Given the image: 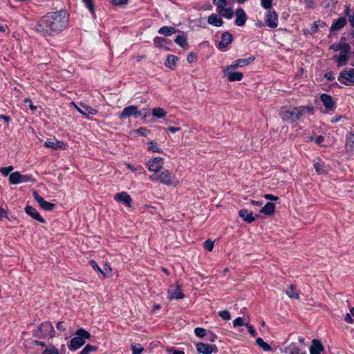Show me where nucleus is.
<instances>
[{
	"label": "nucleus",
	"instance_id": "21",
	"mask_svg": "<svg viewBox=\"0 0 354 354\" xmlns=\"http://www.w3.org/2000/svg\"><path fill=\"white\" fill-rule=\"evenodd\" d=\"M25 212L27 214L30 215L32 218L38 221L39 222H45V220L42 218L39 213L32 206L27 205L25 207Z\"/></svg>",
	"mask_w": 354,
	"mask_h": 354
},
{
	"label": "nucleus",
	"instance_id": "24",
	"mask_svg": "<svg viewBox=\"0 0 354 354\" xmlns=\"http://www.w3.org/2000/svg\"><path fill=\"white\" fill-rule=\"evenodd\" d=\"M275 212V205L273 203L268 202L266 204L260 209V212L267 215H273Z\"/></svg>",
	"mask_w": 354,
	"mask_h": 354
},
{
	"label": "nucleus",
	"instance_id": "15",
	"mask_svg": "<svg viewBox=\"0 0 354 354\" xmlns=\"http://www.w3.org/2000/svg\"><path fill=\"white\" fill-rule=\"evenodd\" d=\"M71 104L74 106L76 110L84 116H88V115H95L97 113V111L95 109H93L91 106L86 105L84 104H80V106L83 108L81 109L78 106H77L74 102H71Z\"/></svg>",
	"mask_w": 354,
	"mask_h": 354
},
{
	"label": "nucleus",
	"instance_id": "41",
	"mask_svg": "<svg viewBox=\"0 0 354 354\" xmlns=\"http://www.w3.org/2000/svg\"><path fill=\"white\" fill-rule=\"evenodd\" d=\"M148 150L152 152L162 153V150L158 147L157 142L154 141H149L147 142Z\"/></svg>",
	"mask_w": 354,
	"mask_h": 354
},
{
	"label": "nucleus",
	"instance_id": "4",
	"mask_svg": "<svg viewBox=\"0 0 354 354\" xmlns=\"http://www.w3.org/2000/svg\"><path fill=\"white\" fill-rule=\"evenodd\" d=\"M33 335L37 338L50 339L55 336V330L50 322H45L39 325L37 329L34 330Z\"/></svg>",
	"mask_w": 354,
	"mask_h": 354
},
{
	"label": "nucleus",
	"instance_id": "42",
	"mask_svg": "<svg viewBox=\"0 0 354 354\" xmlns=\"http://www.w3.org/2000/svg\"><path fill=\"white\" fill-rule=\"evenodd\" d=\"M97 351V347L95 346H92L91 344H87L86 346L80 351L79 354H89L91 352H95Z\"/></svg>",
	"mask_w": 354,
	"mask_h": 354
},
{
	"label": "nucleus",
	"instance_id": "59",
	"mask_svg": "<svg viewBox=\"0 0 354 354\" xmlns=\"http://www.w3.org/2000/svg\"><path fill=\"white\" fill-rule=\"evenodd\" d=\"M263 197L266 200H269V201H277L279 200V197L278 196H274L272 194H264Z\"/></svg>",
	"mask_w": 354,
	"mask_h": 354
},
{
	"label": "nucleus",
	"instance_id": "37",
	"mask_svg": "<svg viewBox=\"0 0 354 354\" xmlns=\"http://www.w3.org/2000/svg\"><path fill=\"white\" fill-rule=\"evenodd\" d=\"M167 114V112L160 107L154 108L152 109V115L157 118H162Z\"/></svg>",
	"mask_w": 354,
	"mask_h": 354
},
{
	"label": "nucleus",
	"instance_id": "53",
	"mask_svg": "<svg viewBox=\"0 0 354 354\" xmlns=\"http://www.w3.org/2000/svg\"><path fill=\"white\" fill-rule=\"evenodd\" d=\"M21 183L34 182V179L31 175H21L20 174Z\"/></svg>",
	"mask_w": 354,
	"mask_h": 354
},
{
	"label": "nucleus",
	"instance_id": "32",
	"mask_svg": "<svg viewBox=\"0 0 354 354\" xmlns=\"http://www.w3.org/2000/svg\"><path fill=\"white\" fill-rule=\"evenodd\" d=\"M176 32V29L172 26H163L158 30V32L164 36H170Z\"/></svg>",
	"mask_w": 354,
	"mask_h": 354
},
{
	"label": "nucleus",
	"instance_id": "38",
	"mask_svg": "<svg viewBox=\"0 0 354 354\" xmlns=\"http://www.w3.org/2000/svg\"><path fill=\"white\" fill-rule=\"evenodd\" d=\"M9 180L10 184L16 185L21 183L20 180V173L19 171H15L10 174Z\"/></svg>",
	"mask_w": 354,
	"mask_h": 354
},
{
	"label": "nucleus",
	"instance_id": "30",
	"mask_svg": "<svg viewBox=\"0 0 354 354\" xmlns=\"http://www.w3.org/2000/svg\"><path fill=\"white\" fill-rule=\"evenodd\" d=\"M175 42L184 49L188 48L187 39L184 35H177L175 39Z\"/></svg>",
	"mask_w": 354,
	"mask_h": 354
},
{
	"label": "nucleus",
	"instance_id": "31",
	"mask_svg": "<svg viewBox=\"0 0 354 354\" xmlns=\"http://www.w3.org/2000/svg\"><path fill=\"white\" fill-rule=\"evenodd\" d=\"M286 295L288 296L290 299H299V295L296 291V287L295 286L291 284L288 290L286 291Z\"/></svg>",
	"mask_w": 354,
	"mask_h": 354
},
{
	"label": "nucleus",
	"instance_id": "56",
	"mask_svg": "<svg viewBox=\"0 0 354 354\" xmlns=\"http://www.w3.org/2000/svg\"><path fill=\"white\" fill-rule=\"evenodd\" d=\"M12 170H13V167L9 166L7 167H1L0 169V172L4 176H8L9 174V173L10 171H12Z\"/></svg>",
	"mask_w": 354,
	"mask_h": 354
},
{
	"label": "nucleus",
	"instance_id": "1",
	"mask_svg": "<svg viewBox=\"0 0 354 354\" xmlns=\"http://www.w3.org/2000/svg\"><path fill=\"white\" fill-rule=\"evenodd\" d=\"M68 20V15L65 10L48 12L37 21L36 29L43 35L59 33L67 27Z\"/></svg>",
	"mask_w": 354,
	"mask_h": 354
},
{
	"label": "nucleus",
	"instance_id": "22",
	"mask_svg": "<svg viewBox=\"0 0 354 354\" xmlns=\"http://www.w3.org/2000/svg\"><path fill=\"white\" fill-rule=\"evenodd\" d=\"M232 35L228 32H225L221 36V40L218 43L219 48L227 47L232 41Z\"/></svg>",
	"mask_w": 354,
	"mask_h": 354
},
{
	"label": "nucleus",
	"instance_id": "50",
	"mask_svg": "<svg viewBox=\"0 0 354 354\" xmlns=\"http://www.w3.org/2000/svg\"><path fill=\"white\" fill-rule=\"evenodd\" d=\"M248 323H246L244 322V319L242 317H237L233 321V326L234 327L236 326H245V324H248Z\"/></svg>",
	"mask_w": 354,
	"mask_h": 354
},
{
	"label": "nucleus",
	"instance_id": "36",
	"mask_svg": "<svg viewBox=\"0 0 354 354\" xmlns=\"http://www.w3.org/2000/svg\"><path fill=\"white\" fill-rule=\"evenodd\" d=\"M349 55L340 53L339 56H335L334 59H336L338 66L346 65V62L349 59Z\"/></svg>",
	"mask_w": 354,
	"mask_h": 354
},
{
	"label": "nucleus",
	"instance_id": "26",
	"mask_svg": "<svg viewBox=\"0 0 354 354\" xmlns=\"http://www.w3.org/2000/svg\"><path fill=\"white\" fill-rule=\"evenodd\" d=\"M283 352L286 354H298L301 349L295 343H290L284 346Z\"/></svg>",
	"mask_w": 354,
	"mask_h": 354
},
{
	"label": "nucleus",
	"instance_id": "13",
	"mask_svg": "<svg viewBox=\"0 0 354 354\" xmlns=\"http://www.w3.org/2000/svg\"><path fill=\"white\" fill-rule=\"evenodd\" d=\"M233 69H228L227 71V66L223 69V73L227 75V80L229 82L241 81L243 77V74L239 71H232Z\"/></svg>",
	"mask_w": 354,
	"mask_h": 354
},
{
	"label": "nucleus",
	"instance_id": "63",
	"mask_svg": "<svg viewBox=\"0 0 354 354\" xmlns=\"http://www.w3.org/2000/svg\"><path fill=\"white\" fill-rule=\"evenodd\" d=\"M351 313H347L344 317L345 321L348 324H353V319L352 318Z\"/></svg>",
	"mask_w": 354,
	"mask_h": 354
},
{
	"label": "nucleus",
	"instance_id": "46",
	"mask_svg": "<svg viewBox=\"0 0 354 354\" xmlns=\"http://www.w3.org/2000/svg\"><path fill=\"white\" fill-rule=\"evenodd\" d=\"M82 1L85 3L87 8L89 11L93 14L95 12V6L93 3V0H82Z\"/></svg>",
	"mask_w": 354,
	"mask_h": 354
},
{
	"label": "nucleus",
	"instance_id": "33",
	"mask_svg": "<svg viewBox=\"0 0 354 354\" xmlns=\"http://www.w3.org/2000/svg\"><path fill=\"white\" fill-rule=\"evenodd\" d=\"M154 45L158 48H163L165 47L167 44H169V41L167 39L162 37H156L153 39Z\"/></svg>",
	"mask_w": 354,
	"mask_h": 354
},
{
	"label": "nucleus",
	"instance_id": "20",
	"mask_svg": "<svg viewBox=\"0 0 354 354\" xmlns=\"http://www.w3.org/2000/svg\"><path fill=\"white\" fill-rule=\"evenodd\" d=\"M324 350V346L319 340L316 339L313 340L312 345L310 347V354H321Z\"/></svg>",
	"mask_w": 354,
	"mask_h": 354
},
{
	"label": "nucleus",
	"instance_id": "64",
	"mask_svg": "<svg viewBox=\"0 0 354 354\" xmlns=\"http://www.w3.org/2000/svg\"><path fill=\"white\" fill-rule=\"evenodd\" d=\"M168 353H172V354H185L183 351L173 350L172 348H167Z\"/></svg>",
	"mask_w": 354,
	"mask_h": 354
},
{
	"label": "nucleus",
	"instance_id": "5",
	"mask_svg": "<svg viewBox=\"0 0 354 354\" xmlns=\"http://www.w3.org/2000/svg\"><path fill=\"white\" fill-rule=\"evenodd\" d=\"M75 334L77 335L71 339L69 349L75 351L83 346L85 344V339H89L91 337L90 333L83 328L77 330Z\"/></svg>",
	"mask_w": 354,
	"mask_h": 354
},
{
	"label": "nucleus",
	"instance_id": "8",
	"mask_svg": "<svg viewBox=\"0 0 354 354\" xmlns=\"http://www.w3.org/2000/svg\"><path fill=\"white\" fill-rule=\"evenodd\" d=\"M196 351L198 353L212 354L217 353L218 348L216 345H209L203 342H198L196 345Z\"/></svg>",
	"mask_w": 354,
	"mask_h": 354
},
{
	"label": "nucleus",
	"instance_id": "55",
	"mask_svg": "<svg viewBox=\"0 0 354 354\" xmlns=\"http://www.w3.org/2000/svg\"><path fill=\"white\" fill-rule=\"evenodd\" d=\"M137 133L142 136H147L150 133V131L145 127H140L137 130Z\"/></svg>",
	"mask_w": 354,
	"mask_h": 354
},
{
	"label": "nucleus",
	"instance_id": "14",
	"mask_svg": "<svg viewBox=\"0 0 354 354\" xmlns=\"http://www.w3.org/2000/svg\"><path fill=\"white\" fill-rule=\"evenodd\" d=\"M239 216L245 222L251 223L259 217L258 214L253 216L252 211L249 212L247 209H241L239 211Z\"/></svg>",
	"mask_w": 354,
	"mask_h": 354
},
{
	"label": "nucleus",
	"instance_id": "43",
	"mask_svg": "<svg viewBox=\"0 0 354 354\" xmlns=\"http://www.w3.org/2000/svg\"><path fill=\"white\" fill-rule=\"evenodd\" d=\"M351 48L348 43H341V48L339 49V50L341 51L340 53L349 55L351 53Z\"/></svg>",
	"mask_w": 354,
	"mask_h": 354
},
{
	"label": "nucleus",
	"instance_id": "48",
	"mask_svg": "<svg viewBox=\"0 0 354 354\" xmlns=\"http://www.w3.org/2000/svg\"><path fill=\"white\" fill-rule=\"evenodd\" d=\"M261 4L263 8L270 10L272 6V0H261Z\"/></svg>",
	"mask_w": 354,
	"mask_h": 354
},
{
	"label": "nucleus",
	"instance_id": "44",
	"mask_svg": "<svg viewBox=\"0 0 354 354\" xmlns=\"http://www.w3.org/2000/svg\"><path fill=\"white\" fill-rule=\"evenodd\" d=\"M42 354H59V353L58 349L53 345H49L48 348L44 350Z\"/></svg>",
	"mask_w": 354,
	"mask_h": 354
},
{
	"label": "nucleus",
	"instance_id": "2",
	"mask_svg": "<svg viewBox=\"0 0 354 354\" xmlns=\"http://www.w3.org/2000/svg\"><path fill=\"white\" fill-rule=\"evenodd\" d=\"M315 111V107L311 104L299 106L288 105L281 107L279 114L283 120L295 122L306 115H313Z\"/></svg>",
	"mask_w": 354,
	"mask_h": 354
},
{
	"label": "nucleus",
	"instance_id": "62",
	"mask_svg": "<svg viewBox=\"0 0 354 354\" xmlns=\"http://www.w3.org/2000/svg\"><path fill=\"white\" fill-rule=\"evenodd\" d=\"M24 102L25 103H28L29 104V107L30 109L32 110V111H36L37 110V106H34L32 104V100L30 99V98H27L24 100Z\"/></svg>",
	"mask_w": 354,
	"mask_h": 354
},
{
	"label": "nucleus",
	"instance_id": "35",
	"mask_svg": "<svg viewBox=\"0 0 354 354\" xmlns=\"http://www.w3.org/2000/svg\"><path fill=\"white\" fill-rule=\"evenodd\" d=\"M314 167L318 174H326L328 171L327 167L324 163L321 161L315 162Z\"/></svg>",
	"mask_w": 354,
	"mask_h": 354
},
{
	"label": "nucleus",
	"instance_id": "39",
	"mask_svg": "<svg viewBox=\"0 0 354 354\" xmlns=\"http://www.w3.org/2000/svg\"><path fill=\"white\" fill-rule=\"evenodd\" d=\"M325 26H326V24L324 21H315L311 26L310 33L315 34V32H317L318 31V29L319 27L324 28Z\"/></svg>",
	"mask_w": 354,
	"mask_h": 354
},
{
	"label": "nucleus",
	"instance_id": "27",
	"mask_svg": "<svg viewBox=\"0 0 354 354\" xmlns=\"http://www.w3.org/2000/svg\"><path fill=\"white\" fill-rule=\"evenodd\" d=\"M44 146L47 148H50L53 150H56L58 149H64V143L62 141L56 140L55 141H46L44 143Z\"/></svg>",
	"mask_w": 354,
	"mask_h": 354
},
{
	"label": "nucleus",
	"instance_id": "57",
	"mask_svg": "<svg viewBox=\"0 0 354 354\" xmlns=\"http://www.w3.org/2000/svg\"><path fill=\"white\" fill-rule=\"evenodd\" d=\"M110 1L113 6H119L127 4L129 0H110Z\"/></svg>",
	"mask_w": 354,
	"mask_h": 354
},
{
	"label": "nucleus",
	"instance_id": "61",
	"mask_svg": "<svg viewBox=\"0 0 354 354\" xmlns=\"http://www.w3.org/2000/svg\"><path fill=\"white\" fill-rule=\"evenodd\" d=\"M3 218L10 219V218L8 216L7 212L3 207H0V220L2 219Z\"/></svg>",
	"mask_w": 354,
	"mask_h": 354
},
{
	"label": "nucleus",
	"instance_id": "6",
	"mask_svg": "<svg viewBox=\"0 0 354 354\" xmlns=\"http://www.w3.org/2000/svg\"><path fill=\"white\" fill-rule=\"evenodd\" d=\"M163 164L164 160L161 157L151 158L146 162L148 169L153 172V174L160 171L162 169Z\"/></svg>",
	"mask_w": 354,
	"mask_h": 354
},
{
	"label": "nucleus",
	"instance_id": "11",
	"mask_svg": "<svg viewBox=\"0 0 354 354\" xmlns=\"http://www.w3.org/2000/svg\"><path fill=\"white\" fill-rule=\"evenodd\" d=\"M338 80L344 85H348L346 81L354 84V68L344 70L339 73Z\"/></svg>",
	"mask_w": 354,
	"mask_h": 354
},
{
	"label": "nucleus",
	"instance_id": "9",
	"mask_svg": "<svg viewBox=\"0 0 354 354\" xmlns=\"http://www.w3.org/2000/svg\"><path fill=\"white\" fill-rule=\"evenodd\" d=\"M169 300L182 299L185 297L179 284H176L174 287L171 286L167 290Z\"/></svg>",
	"mask_w": 354,
	"mask_h": 354
},
{
	"label": "nucleus",
	"instance_id": "58",
	"mask_svg": "<svg viewBox=\"0 0 354 354\" xmlns=\"http://www.w3.org/2000/svg\"><path fill=\"white\" fill-rule=\"evenodd\" d=\"M90 263L92 266V268L95 270H97L100 272H101L102 274H104L105 276V273L104 272V271H102L100 268L97 266V263L95 262V261L94 260H91L90 261Z\"/></svg>",
	"mask_w": 354,
	"mask_h": 354
},
{
	"label": "nucleus",
	"instance_id": "45",
	"mask_svg": "<svg viewBox=\"0 0 354 354\" xmlns=\"http://www.w3.org/2000/svg\"><path fill=\"white\" fill-rule=\"evenodd\" d=\"M218 315L219 317L223 319V320H225V321H228L231 319V315H230V313L228 310H221L218 313Z\"/></svg>",
	"mask_w": 354,
	"mask_h": 354
},
{
	"label": "nucleus",
	"instance_id": "23",
	"mask_svg": "<svg viewBox=\"0 0 354 354\" xmlns=\"http://www.w3.org/2000/svg\"><path fill=\"white\" fill-rule=\"evenodd\" d=\"M345 149L348 153L354 151V132H349L346 135Z\"/></svg>",
	"mask_w": 354,
	"mask_h": 354
},
{
	"label": "nucleus",
	"instance_id": "28",
	"mask_svg": "<svg viewBox=\"0 0 354 354\" xmlns=\"http://www.w3.org/2000/svg\"><path fill=\"white\" fill-rule=\"evenodd\" d=\"M207 22L216 27H220L223 24L222 19L218 17L216 14H212L209 15L207 18Z\"/></svg>",
	"mask_w": 354,
	"mask_h": 354
},
{
	"label": "nucleus",
	"instance_id": "10",
	"mask_svg": "<svg viewBox=\"0 0 354 354\" xmlns=\"http://www.w3.org/2000/svg\"><path fill=\"white\" fill-rule=\"evenodd\" d=\"M35 200L39 203L41 208L46 211H51L55 207V204L45 201L37 191L32 192Z\"/></svg>",
	"mask_w": 354,
	"mask_h": 354
},
{
	"label": "nucleus",
	"instance_id": "18",
	"mask_svg": "<svg viewBox=\"0 0 354 354\" xmlns=\"http://www.w3.org/2000/svg\"><path fill=\"white\" fill-rule=\"evenodd\" d=\"M321 101L322 102L324 107L329 110L332 111L335 109V102L333 100V97L326 93H323L320 96Z\"/></svg>",
	"mask_w": 354,
	"mask_h": 354
},
{
	"label": "nucleus",
	"instance_id": "51",
	"mask_svg": "<svg viewBox=\"0 0 354 354\" xmlns=\"http://www.w3.org/2000/svg\"><path fill=\"white\" fill-rule=\"evenodd\" d=\"M131 350L133 354H141L144 348L140 344L131 345Z\"/></svg>",
	"mask_w": 354,
	"mask_h": 354
},
{
	"label": "nucleus",
	"instance_id": "19",
	"mask_svg": "<svg viewBox=\"0 0 354 354\" xmlns=\"http://www.w3.org/2000/svg\"><path fill=\"white\" fill-rule=\"evenodd\" d=\"M247 16L243 8H239L236 11L235 24L238 26H242L245 24Z\"/></svg>",
	"mask_w": 354,
	"mask_h": 354
},
{
	"label": "nucleus",
	"instance_id": "7",
	"mask_svg": "<svg viewBox=\"0 0 354 354\" xmlns=\"http://www.w3.org/2000/svg\"><path fill=\"white\" fill-rule=\"evenodd\" d=\"M141 115V112L138 111L136 106L131 105L124 109V110L120 113L119 118L120 119L129 118L131 116L138 118Z\"/></svg>",
	"mask_w": 354,
	"mask_h": 354
},
{
	"label": "nucleus",
	"instance_id": "60",
	"mask_svg": "<svg viewBox=\"0 0 354 354\" xmlns=\"http://www.w3.org/2000/svg\"><path fill=\"white\" fill-rule=\"evenodd\" d=\"M245 326L248 328L249 333L252 337H255L257 335L256 330H254V328H253L252 326H251L249 324H245Z\"/></svg>",
	"mask_w": 354,
	"mask_h": 354
},
{
	"label": "nucleus",
	"instance_id": "16",
	"mask_svg": "<svg viewBox=\"0 0 354 354\" xmlns=\"http://www.w3.org/2000/svg\"><path fill=\"white\" fill-rule=\"evenodd\" d=\"M255 59L254 56L249 57L246 59H239L234 62V64L227 66V71L228 69H234L238 67H243L252 62Z\"/></svg>",
	"mask_w": 354,
	"mask_h": 354
},
{
	"label": "nucleus",
	"instance_id": "54",
	"mask_svg": "<svg viewBox=\"0 0 354 354\" xmlns=\"http://www.w3.org/2000/svg\"><path fill=\"white\" fill-rule=\"evenodd\" d=\"M197 59V56L195 53H189L187 57V61L188 63H194L196 61Z\"/></svg>",
	"mask_w": 354,
	"mask_h": 354
},
{
	"label": "nucleus",
	"instance_id": "40",
	"mask_svg": "<svg viewBox=\"0 0 354 354\" xmlns=\"http://www.w3.org/2000/svg\"><path fill=\"white\" fill-rule=\"evenodd\" d=\"M256 344L264 351H270L272 349L271 346L268 343L265 342L261 337H258L256 339Z\"/></svg>",
	"mask_w": 354,
	"mask_h": 354
},
{
	"label": "nucleus",
	"instance_id": "49",
	"mask_svg": "<svg viewBox=\"0 0 354 354\" xmlns=\"http://www.w3.org/2000/svg\"><path fill=\"white\" fill-rule=\"evenodd\" d=\"M195 335L198 337H203L206 335V330L203 328H196L194 330Z\"/></svg>",
	"mask_w": 354,
	"mask_h": 354
},
{
	"label": "nucleus",
	"instance_id": "12",
	"mask_svg": "<svg viewBox=\"0 0 354 354\" xmlns=\"http://www.w3.org/2000/svg\"><path fill=\"white\" fill-rule=\"evenodd\" d=\"M114 199L119 203H122L128 207H131L132 199L131 196L126 192L117 193L114 196Z\"/></svg>",
	"mask_w": 354,
	"mask_h": 354
},
{
	"label": "nucleus",
	"instance_id": "47",
	"mask_svg": "<svg viewBox=\"0 0 354 354\" xmlns=\"http://www.w3.org/2000/svg\"><path fill=\"white\" fill-rule=\"evenodd\" d=\"M213 3L217 7L218 10L227 6L226 0H213Z\"/></svg>",
	"mask_w": 354,
	"mask_h": 354
},
{
	"label": "nucleus",
	"instance_id": "52",
	"mask_svg": "<svg viewBox=\"0 0 354 354\" xmlns=\"http://www.w3.org/2000/svg\"><path fill=\"white\" fill-rule=\"evenodd\" d=\"M214 245V241H211L210 239H207L204 242V248L209 252L212 251Z\"/></svg>",
	"mask_w": 354,
	"mask_h": 354
},
{
	"label": "nucleus",
	"instance_id": "29",
	"mask_svg": "<svg viewBox=\"0 0 354 354\" xmlns=\"http://www.w3.org/2000/svg\"><path fill=\"white\" fill-rule=\"evenodd\" d=\"M178 61V58L176 56L173 55H168L167 57L165 66L171 70H174Z\"/></svg>",
	"mask_w": 354,
	"mask_h": 354
},
{
	"label": "nucleus",
	"instance_id": "34",
	"mask_svg": "<svg viewBox=\"0 0 354 354\" xmlns=\"http://www.w3.org/2000/svg\"><path fill=\"white\" fill-rule=\"evenodd\" d=\"M218 11L221 17L226 19H231L234 16V11L232 8H226L224 7L223 8L219 9Z\"/></svg>",
	"mask_w": 354,
	"mask_h": 354
},
{
	"label": "nucleus",
	"instance_id": "25",
	"mask_svg": "<svg viewBox=\"0 0 354 354\" xmlns=\"http://www.w3.org/2000/svg\"><path fill=\"white\" fill-rule=\"evenodd\" d=\"M346 23L347 20L345 17H339V19L333 21L330 27V30H339L341 28H344L346 26Z\"/></svg>",
	"mask_w": 354,
	"mask_h": 354
},
{
	"label": "nucleus",
	"instance_id": "17",
	"mask_svg": "<svg viewBox=\"0 0 354 354\" xmlns=\"http://www.w3.org/2000/svg\"><path fill=\"white\" fill-rule=\"evenodd\" d=\"M278 15L274 10H269L267 14L266 24L268 26L274 28L277 27Z\"/></svg>",
	"mask_w": 354,
	"mask_h": 354
},
{
	"label": "nucleus",
	"instance_id": "3",
	"mask_svg": "<svg viewBox=\"0 0 354 354\" xmlns=\"http://www.w3.org/2000/svg\"><path fill=\"white\" fill-rule=\"evenodd\" d=\"M149 179L167 187H176L180 183L175 174L166 169H162L158 173L152 174Z\"/></svg>",
	"mask_w": 354,
	"mask_h": 354
}]
</instances>
